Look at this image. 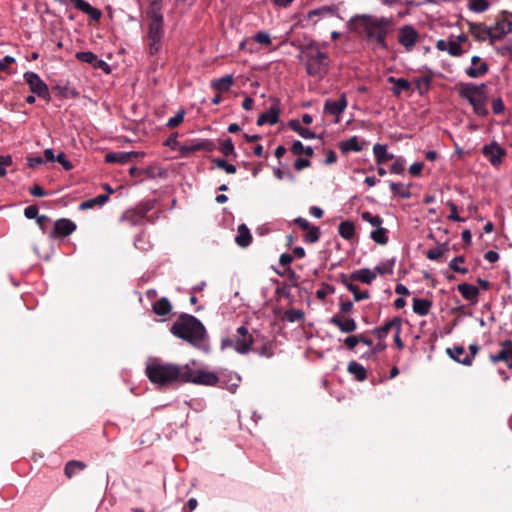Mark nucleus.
Masks as SVG:
<instances>
[{"instance_id": "nucleus-51", "label": "nucleus", "mask_w": 512, "mask_h": 512, "mask_svg": "<svg viewBox=\"0 0 512 512\" xmlns=\"http://www.w3.org/2000/svg\"><path fill=\"white\" fill-rule=\"evenodd\" d=\"M479 346L477 344H471L469 346V353L465 354L462 360V364L465 366H471L477 353L479 352Z\"/></svg>"}, {"instance_id": "nucleus-27", "label": "nucleus", "mask_w": 512, "mask_h": 512, "mask_svg": "<svg viewBox=\"0 0 512 512\" xmlns=\"http://www.w3.org/2000/svg\"><path fill=\"white\" fill-rule=\"evenodd\" d=\"M350 279L365 284H371L372 281L376 279V273L368 268H363L353 271L350 275Z\"/></svg>"}, {"instance_id": "nucleus-53", "label": "nucleus", "mask_w": 512, "mask_h": 512, "mask_svg": "<svg viewBox=\"0 0 512 512\" xmlns=\"http://www.w3.org/2000/svg\"><path fill=\"white\" fill-rule=\"evenodd\" d=\"M347 289L353 294L355 301H361L369 298L368 291H360L359 287L355 284L347 285Z\"/></svg>"}, {"instance_id": "nucleus-64", "label": "nucleus", "mask_w": 512, "mask_h": 512, "mask_svg": "<svg viewBox=\"0 0 512 512\" xmlns=\"http://www.w3.org/2000/svg\"><path fill=\"white\" fill-rule=\"evenodd\" d=\"M405 170V160L401 157L395 159L390 167L391 173L402 174Z\"/></svg>"}, {"instance_id": "nucleus-44", "label": "nucleus", "mask_w": 512, "mask_h": 512, "mask_svg": "<svg viewBox=\"0 0 512 512\" xmlns=\"http://www.w3.org/2000/svg\"><path fill=\"white\" fill-rule=\"evenodd\" d=\"M390 189L395 195H399L404 199H408L411 197V193L408 188L404 187L402 183L390 182Z\"/></svg>"}, {"instance_id": "nucleus-62", "label": "nucleus", "mask_w": 512, "mask_h": 512, "mask_svg": "<svg viewBox=\"0 0 512 512\" xmlns=\"http://www.w3.org/2000/svg\"><path fill=\"white\" fill-rule=\"evenodd\" d=\"M274 345L272 342H266L260 349H255L260 356L270 358L274 355Z\"/></svg>"}, {"instance_id": "nucleus-18", "label": "nucleus", "mask_w": 512, "mask_h": 512, "mask_svg": "<svg viewBox=\"0 0 512 512\" xmlns=\"http://www.w3.org/2000/svg\"><path fill=\"white\" fill-rule=\"evenodd\" d=\"M330 323L343 333H352L357 329L356 321L342 314L333 315L330 319Z\"/></svg>"}, {"instance_id": "nucleus-35", "label": "nucleus", "mask_w": 512, "mask_h": 512, "mask_svg": "<svg viewBox=\"0 0 512 512\" xmlns=\"http://www.w3.org/2000/svg\"><path fill=\"white\" fill-rule=\"evenodd\" d=\"M388 81L394 84L393 94L399 96L402 91H408L411 88V83L404 78L389 77Z\"/></svg>"}, {"instance_id": "nucleus-16", "label": "nucleus", "mask_w": 512, "mask_h": 512, "mask_svg": "<svg viewBox=\"0 0 512 512\" xmlns=\"http://www.w3.org/2000/svg\"><path fill=\"white\" fill-rule=\"evenodd\" d=\"M56 1L63 5L67 4V2H68V0H56ZM69 2H71L76 9L87 14L94 21H99L102 17V12L99 9L91 6L85 0H69Z\"/></svg>"}, {"instance_id": "nucleus-37", "label": "nucleus", "mask_w": 512, "mask_h": 512, "mask_svg": "<svg viewBox=\"0 0 512 512\" xmlns=\"http://www.w3.org/2000/svg\"><path fill=\"white\" fill-rule=\"evenodd\" d=\"M338 233L342 238L351 240L355 235L354 223L348 220L341 222L338 226Z\"/></svg>"}, {"instance_id": "nucleus-19", "label": "nucleus", "mask_w": 512, "mask_h": 512, "mask_svg": "<svg viewBox=\"0 0 512 512\" xmlns=\"http://www.w3.org/2000/svg\"><path fill=\"white\" fill-rule=\"evenodd\" d=\"M472 66L465 70V73L470 78H479L487 74L489 66L486 62L482 61L479 56H473L471 58Z\"/></svg>"}, {"instance_id": "nucleus-3", "label": "nucleus", "mask_w": 512, "mask_h": 512, "mask_svg": "<svg viewBox=\"0 0 512 512\" xmlns=\"http://www.w3.org/2000/svg\"><path fill=\"white\" fill-rule=\"evenodd\" d=\"M487 88L485 83L470 82H459L455 86L459 97L466 100L472 106L474 114L479 117H486L489 114Z\"/></svg>"}, {"instance_id": "nucleus-58", "label": "nucleus", "mask_w": 512, "mask_h": 512, "mask_svg": "<svg viewBox=\"0 0 512 512\" xmlns=\"http://www.w3.org/2000/svg\"><path fill=\"white\" fill-rule=\"evenodd\" d=\"M492 111L495 115H501L505 112V104L501 97H496L491 101Z\"/></svg>"}, {"instance_id": "nucleus-40", "label": "nucleus", "mask_w": 512, "mask_h": 512, "mask_svg": "<svg viewBox=\"0 0 512 512\" xmlns=\"http://www.w3.org/2000/svg\"><path fill=\"white\" fill-rule=\"evenodd\" d=\"M387 233H388L387 229L380 226L371 232L370 237L377 244L385 245V244H387V242L389 240Z\"/></svg>"}, {"instance_id": "nucleus-26", "label": "nucleus", "mask_w": 512, "mask_h": 512, "mask_svg": "<svg viewBox=\"0 0 512 512\" xmlns=\"http://www.w3.org/2000/svg\"><path fill=\"white\" fill-rule=\"evenodd\" d=\"M457 290L464 299L472 303H476L478 301L479 290L476 286L468 283H461L457 286Z\"/></svg>"}, {"instance_id": "nucleus-43", "label": "nucleus", "mask_w": 512, "mask_h": 512, "mask_svg": "<svg viewBox=\"0 0 512 512\" xmlns=\"http://www.w3.org/2000/svg\"><path fill=\"white\" fill-rule=\"evenodd\" d=\"M446 353L452 358L454 361L462 364L463 357L465 356L466 351L463 346H454L452 348H447Z\"/></svg>"}, {"instance_id": "nucleus-52", "label": "nucleus", "mask_w": 512, "mask_h": 512, "mask_svg": "<svg viewBox=\"0 0 512 512\" xmlns=\"http://www.w3.org/2000/svg\"><path fill=\"white\" fill-rule=\"evenodd\" d=\"M464 261V256H457L450 261L449 267L456 273L467 274L469 272L468 269L459 266V263H463Z\"/></svg>"}, {"instance_id": "nucleus-54", "label": "nucleus", "mask_w": 512, "mask_h": 512, "mask_svg": "<svg viewBox=\"0 0 512 512\" xmlns=\"http://www.w3.org/2000/svg\"><path fill=\"white\" fill-rule=\"evenodd\" d=\"M320 229L317 226H311L305 234V241L307 243H315L320 239Z\"/></svg>"}, {"instance_id": "nucleus-56", "label": "nucleus", "mask_w": 512, "mask_h": 512, "mask_svg": "<svg viewBox=\"0 0 512 512\" xmlns=\"http://www.w3.org/2000/svg\"><path fill=\"white\" fill-rule=\"evenodd\" d=\"M129 174H130L132 177L140 178L141 180H142V177H143V176L153 177L152 168H147V169H138L137 167L132 166V167L129 169Z\"/></svg>"}, {"instance_id": "nucleus-15", "label": "nucleus", "mask_w": 512, "mask_h": 512, "mask_svg": "<svg viewBox=\"0 0 512 512\" xmlns=\"http://www.w3.org/2000/svg\"><path fill=\"white\" fill-rule=\"evenodd\" d=\"M348 102L346 98V94L342 93L337 101L334 100H326L324 103V113L336 116V123L339 122V116L345 111L347 108Z\"/></svg>"}, {"instance_id": "nucleus-28", "label": "nucleus", "mask_w": 512, "mask_h": 512, "mask_svg": "<svg viewBox=\"0 0 512 512\" xmlns=\"http://www.w3.org/2000/svg\"><path fill=\"white\" fill-rule=\"evenodd\" d=\"M235 241L240 247L243 248L248 247L251 244L252 235L245 224H241L238 226Z\"/></svg>"}, {"instance_id": "nucleus-2", "label": "nucleus", "mask_w": 512, "mask_h": 512, "mask_svg": "<svg viewBox=\"0 0 512 512\" xmlns=\"http://www.w3.org/2000/svg\"><path fill=\"white\" fill-rule=\"evenodd\" d=\"M170 332L195 348H200L207 339V331L203 323L195 316L182 313L172 324Z\"/></svg>"}, {"instance_id": "nucleus-8", "label": "nucleus", "mask_w": 512, "mask_h": 512, "mask_svg": "<svg viewBox=\"0 0 512 512\" xmlns=\"http://www.w3.org/2000/svg\"><path fill=\"white\" fill-rule=\"evenodd\" d=\"M253 337L245 326H240L236 334L222 341L223 347H232L240 354H246L251 350Z\"/></svg>"}, {"instance_id": "nucleus-47", "label": "nucleus", "mask_w": 512, "mask_h": 512, "mask_svg": "<svg viewBox=\"0 0 512 512\" xmlns=\"http://www.w3.org/2000/svg\"><path fill=\"white\" fill-rule=\"evenodd\" d=\"M284 319L294 323L304 320V312L299 309H289L284 313Z\"/></svg>"}, {"instance_id": "nucleus-4", "label": "nucleus", "mask_w": 512, "mask_h": 512, "mask_svg": "<svg viewBox=\"0 0 512 512\" xmlns=\"http://www.w3.org/2000/svg\"><path fill=\"white\" fill-rule=\"evenodd\" d=\"M184 366L163 363L154 360L146 367V375L148 379L161 387H166L173 382H182L184 377Z\"/></svg>"}, {"instance_id": "nucleus-50", "label": "nucleus", "mask_w": 512, "mask_h": 512, "mask_svg": "<svg viewBox=\"0 0 512 512\" xmlns=\"http://www.w3.org/2000/svg\"><path fill=\"white\" fill-rule=\"evenodd\" d=\"M361 218L376 228L380 227L383 223V219L380 216L373 215L368 211L362 212Z\"/></svg>"}, {"instance_id": "nucleus-1", "label": "nucleus", "mask_w": 512, "mask_h": 512, "mask_svg": "<svg viewBox=\"0 0 512 512\" xmlns=\"http://www.w3.org/2000/svg\"><path fill=\"white\" fill-rule=\"evenodd\" d=\"M348 25L351 31L375 41L382 49H388L386 37L393 28L392 19L363 14L351 18Z\"/></svg>"}, {"instance_id": "nucleus-33", "label": "nucleus", "mask_w": 512, "mask_h": 512, "mask_svg": "<svg viewBox=\"0 0 512 512\" xmlns=\"http://www.w3.org/2000/svg\"><path fill=\"white\" fill-rule=\"evenodd\" d=\"M432 307V302L428 299L414 298L413 311L420 316H426Z\"/></svg>"}, {"instance_id": "nucleus-21", "label": "nucleus", "mask_w": 512, "mask_h": 512, "mask_svg": "<svg viewBox=\"0 0 512 512\" xmlns=\"http://www.w3.org/2000/svg\"><path fill=\"white\" fill-rule=\"evenodd\" d=\"M469 33L478 41H491V28L483 23L467 21Z\"/></svg>"}, {"instance_id": "nucleus-24", "label": "nucleus", "mask_w": 512, "mask_h": 512, "mask_svg": "<svg viewBox=\"0 0 512 512\" xmlns=\"http://www.w3.org/2000/svg\"><path fill=\"white\" fill-rule=\"evenodd\" d=\"M425 72L424 76L415 79V88L421 96L430 90L434 78V74L430 69L426 68Z\"/></svg>"}, {"instance_id": "nucleus-17", "label": "nucleus", "mask_w": 512, "mask_h": 512, "mask_svg": "<svg viewBox=\"0 0 512 512\" xmlns=\"http://www.w3.org/2000/svg\"><path fill=\"white\" fill-rule=\"evenodd\" d=\"M491 43L501 40L505 35L512 32V22L505 19H497L494 26H491Z\"/></svg>"}, {"instance_id": "nucleus-59", "label": "nucleus", "mask_w": 512, "mask_h": 512, "mask_svg": "<svg viewBox=\"0 0 512 512\" xmlns=\"http://www.w3.org/2000/svg\"><path fill=\"white\" fill-rule=\"evenodd\" d=\"M446 51L453 57H459L464 53L461 45L455 41H448V47Z\"/></svg>"}, {"instance_id": "nucleus-60", "label": "nucleus", "mask_w": 512, "mask_h": 512, "mask_svg": "<svg viewBox=\"0 0 512 512\" xmlns=\"http://www.w3.org/2000/svg\"><path fill=\"white\" fill-rule=\"evenodd\" d=\"M446 250L448 249L443 247H436L434 249H430L426 252V257L429 260L437 261L442 258Z\"/></svg>"}, {"instance_id": "nucleus-48", "label": "nucleus", "mask_w": 512, "mask_h": 512, "mask_svg": "<svg viewBox=\"0 0 512 512\" xmlns=\"http://www.w3.org/2000/svg\"><path fill=\"white\" fill-rule=\"evenodd\" d=\"M212 162L215 164L216 167L223 169L228 174L236 173V167L222 158H213Z\"/></svg>"}, {"instance_id": "nucleus-29", "label": "nucleus", "mask_w": 512, "mask_h": 512, "mask_svg": "<svg viewBox=\"0 0 512 512\" xmlns=\"http://www.w3.org/2000/svg\"><path fill=\"white\" fill-rule=\"evenodd\" d=\"M338 146L343 154L348 152H360L362 150V146L359 144V139L357 136H353L347 140L341 141Z\"/></svg>"}, {"instance_id": "nucleus-36", "label": "nucleus", "mask_w": 512, "mask_h": 512, "mask_svg": "<svg viewBox=\"0 0 512 512\" xmlns=\"http://www.w3.org/2000/svg\"><path fill=\"white\" fill-rule=\"evenodd\" d=\"M108 199H109L108 195L100 194V195L96 196L95 198H91V199L81 202V204L79 205V208H80V210H88L97 205L102 206L108 201Z\"/></svg>"}, {"instance_id": "nucleus-9", "label": "nucleus", "mask_w": 512, "mask_h": 512, "mask_svg": "<svg viewBox=\"0 0 512 512\" xmlns=\"http://www.w3.org/2000/svg\"><path fill=\"white\" fill-rule=\"evenodd\" d=\"M30 91L47 102L51 101V95L47 84L35 72H25L23 75Z\"/></svg>"}, {"instance_id": "nucleus-63", "label": "nucleus", "mask_w": 512, "mask_h": 512, "mask_svg": "<svg viewBox=\"0 0 512 512\" xmlns=\"http://www.w3.org/2000/svg\"><path fill=\"white\" fill-rule=\"evenodd\" d=\"M334 291L335 289L333 286L323 283L322 287L316 291V296L318 299L324 300L327 297V295L333 294Z\"/></svg>"}, {"instance_id": "nucleus-46", "label": "nucleus", "mask_w": 512, "mask_h": 512, "mask_svg": "<svg viewBox=\"0 0 512 512\" xmlns=\"http://www.w3.org/2000/svg\"><path fill=\"white\" fill-rule=\"evenodd\" d=\"M229 381L230 382L228 383L225 380L221 379V382L218 385L220 387H222V388H226L231 393H235L236 389L239 386L241 378H240V376L235 374L233 376H230V380Z\"/></svg>"}, {"instance_id": "nucleus-57", "label": "nucleus", "mask_w": 512, "mask_h": 512, "mask_svg": "<svg viewBox=\"0 0 512 512\" xmlns=\"http://www.w3.org/2000/svg\"><path fill=\"white\" fill-rule=\"evenodd\" d=\"M184 116H185V111L184 110H180L178 111L175 116L171 117L166 126L170 129H173V128H176L178 125H180L183 120H184Z\"/></svg>"}, {"instance_id": "nucleus-11", "label": "nucleus", "mask_w": 512, "mask_h": 512, "mask_svg": "<svg viewBox=\"0 0 512 512\" xmlns=\"http://www.w3.org/2000/svg\"><path fill=\"white\" fill-rule=\"evenodd\" d=\"M215 144L209 139H193L185 142L180 146V155L187 157L197 151L212 152L215 149Z\"/></svg>"}, {"instance_id": "nucleus-41", "label": "nucleus", "mask_w": 512, "mask_h": 512, "mask_svg": "<svg viewBox=\"0 0 512 512\" xmlns=\"http://www.w3.org/2000/svg\"><path fill=\"white\" fill-rule=\"evenodd\" d=\"M490 7L488 0H469L468 8L475 13H483Z\"/></svg>"}, {"instance_id": "nucleus-23", "label": "nucleus", "mask_w": 512, "mask_h": 512, "mask_svg": "<svg viewBox=\"0 0 512 512\" xmlns=\"http://www.w3.org/2000/svg\"><path fill=\"white\" fill-rule=\"evenodd\" d=\"M279 104L278 101L273 104L268 111L259 115L257 119V125L262 126L264 124L274 125L279 121Z\"/></svg>"}, {"instance_id": "nucleus-5", "label": "nucleus", "mask_w": 512, "mask_h": 512, "mask_svg": "<svg viewBox=\"0 0 512 512\" xmlns=\"http://www.w3.org/2000/svg\"><path fill=\"white\" fill-rule=\"evenodd\" d=\"M303 53L306 73L319 80L323 79L329 71L330 59L328 54L321 51L319 44L315 41L307 44Z\"/></svg>"}, {"instance_id": "nucleus-38", "label": "nucleus", "mask_w": 512, "mask_h": 512, "mask_svg": "<svg viewBox=\"0 0 512 512\" xmlns=\"http://www.w3.org/2000/svg\"><path fill=\"white\" fill-rule=\"evenodd\" d=\"M289 127L296 133H298L301 137L305 139H314L316 138V134L300 125V123L297 120H291L289 122Z\"/></svg>"}, {"instance_id": "nucleus-55", "label": "nucleus", "mask_w": 512, "mask_h": 512, "mask_svg": "<svg viewBox=\"0 0 512 512\" xmlns=\"http://www.w3.org/2000/svg\"><path fill=\"white\" fill-rule=\"evenodd\" d=\"M219 150L224 156H230L235 154L234 144L230 138L225 139L221 142Z\"/></svg>"}, {"instance_id": "nucleus-14", "label": "nucleus", "mask_w": 512, "mask_h": 512, "mask_svg": "<svg viewBox=\"0 0 512 512\" xmlns=\"http://www.w3.org/2000/svg\"><path fill=\"white\" fill-rule=\"evenodd\" d=\"M492 363L503 362L509 369H512V341L505 340L500 344V350L495 354L489 355Z\"/></svg>"}, {"instance_id": "nucleus-61", "label": "nucleus", "mask_w": 512, "mask_h": 512, "mask_svg": "<svg viewBox=\"0 0 512 512\" xmlns=\"http://www.w3.org/2000/svg\"><path fill=\"white\" fill-rule=\"evenodd\" d=\"M447 206L449 207L451 213L448 216V219L454 222H464L466 219L462 218L458 214V207L455 203L449 201L447 202Z\"/></svg>"}, {"instance_id": "nucleus-12", "label": "nucleus", "mask_w": 512, "mask_h": 512, "mask_svg": "<svg viewBox=\"0 0 512 512\" xmlns=\"http://www.w3.org/2000/svg\"><path fill=\"white\" fill-rule=\"evenodd\" d=\"M482 154L492 166L498 167L507 156V151L496 141H492L490 144L483 146Z\"/></svg>"}, {"instance_id": "nucleus-45", "label": "nucleus", "mask_w": 512, "mask_h": 512, "mask_svg": "<svg viewBox=\"0 0 512 512\" xmlns=\"http://www.w3.org/2000/svg\"><path fill=\"white\" fill-rule=\"evenodd\" d=\"M394 265L395 259L387 260L375 267V273L377 272L380 275H390L393 273Z\"/></svg>"}, {"instance_id": "nucleus-10", "label": "nucleus", "mask_w": 512, "mask_h": 512, "mask_svg": "<svg viewBox=\"0 0 512 512\" xmlns=\"http://www.w3.org/2000/svg\"><path fill=\"white\" fill-rule=\"evenodd\" d=\"M397 39L407 52H411L419 42L420 35L412 25H404L399 28Z\"/></svg>"}, {"instance_id": "nucleus-49", "label": "nucleus", "mask_w": 512, "mask_h": 512, "mask_svg": "<svg viewBox=\"0 0 512 512\" xmlns=\"http://www.w3.org/2000/svg\"><path fill=\"white\" fill-rule=\"evenodd\" d=\"M76 58L81 61L90 64L91 66L95 65L97 60V55L90 51H81L76 53Z\"/></svg>"}, {"instance_id": "nucleus-32", "label": "nucleus", "mask_w": 512, "mask_h": 512, "mask_svg": "<svg viewBox=\"0 0 512 512\" xmlns=\"http://www.w3.org/2000/svg\"><path fill=\"white\" fill-rule=\"evenodd\" d=\"M348 372L354 376L357 381H364L367 378L366 369L356 361H350L347 367Z\"/></svg>"}, {"instance_id": "nucleus-34", "label": "nucleus", "mask_w": 512, "mask_h": 512, "mask_svg": "<svg viewBox=\"0 0 512 512\" xmlns=\"http://www.w3.org/2000/svg\"><path fill=\"white\" fill-rule=\"evenodd\" d=\"M86 467V463L82 461L70 460L65 465L64 474L68 479H71L77 472L84 470Z\"/></svg>"}, {"instance_id": "nucleus-22", "label": "nucleus", "mask_w": 512, "mask_h": 512, "mask_svg": "<svg viewBox=\"0 0 512 512\" xmlns=\"http://www.w3.org/2000/svg\"><path fill=\"white\" fill-rule=\"evenodd\" d=\"M398 326H402V320L400 317H394L393 319L387 321L384 325L375 327L371 333L379 340L384 341L388 333L393 329L396 330V327Z\"/></svg>"}, {"instance_id": "nucleus-7", "label": "nucleus", "mask_w": 512, "mask_h": 512, "mask_svg": "<svg viewBox=\"0 0 512 512\" xmlns=\"http://www.w3.org/2000/svg\"><path fill=\"white\" fill-rule=\"evenodd\" d=\"M183 383H194L198 385L216 386L221 382V378L214 372L206 370H193L189 365H184Z\"/></svg>"}, {"instance_id": "nucleus-39", "label": "nucleus", "mask_w": 512, "mask_h": 512, "mask_svg": "<svg viewBox=\"0 0 512 512\" xmlns=\"http://www.w3.org/2000/svg\"><path fill=\"white\" fill-rule=\"evenodd\" d=\"M121 220L132 226L142 225L144 222L134 208L126 210L122 214Z\"/></svg>"}, {"instance_id": "nucleus-6", "label": "nucleus", "mask_w": 512, "mask_h": 512, "mask_svg": "<svg viewBox=\"0 0 512 512\" xmlns=\"http://www.w3.org/2000/svg\"><path fill=\"white\" fill-rule=\"evenodd\" d=\"M147 18L149 19L147 35L149 53L156 55L161 49L164 36L163 15L153 13V15H147Z\"/></svg>"}, {"instance_id": "nucleus-20", "label": "nucleus", "mask_w": 512, "mask_h": 512, "mask_svg": "<svg viewBox=\"0 0 512 512\" xmlns=\"http://www.w3.org/2000/svg\"><path fill=\"white\" fill-rule=\"evenodd\" d=\"M144 154L141 152H111L105 155V162L107 163H119L124 164L131 161L133 158L143 157Z\"/></svg>"}, {"instance_id": "nucleus-31", "label": "nucleus", "mask_w": 512, "mask_h": 512, "mask_svg": "<svg viewBox=\"0 0 512 512\" xmlns=\"http://www.w3.org/2000/svg\"><path fill=\"white\" fill-rule=\"evenodd\" d=\"M234 80L232 75H226L219 79H214L211 82V87L218 92H227L233 85Z\"/></svg>"}, {"instance_id": "nucleus-25", "label": "nucleus", "mask_w": 512, "mask_h": 512, "mask_svg": "<svg viewBox=\"0 0 512 512\" xmlns=\"http://www.w3.org/2000/svg\"><path fill=\"white\" fill-rule=\"evenodd\" d=\"M373 154L378 165H383L394 159V155L387 151V145L385 144H375L373 146Z\"/></svg>"}, {"instance_id": "nucleus-30", "label": "nucleus", "mask_w": 512, "mask_h": 512, "mask_svg": "<svg viewBox=\"0 0 512 512\" xmlns=\"http://www.w3.org/2000/svg\"><path fill=\"white\" fill-rule=\"evenodd\" d=\"M152 310L156 315L167 316L172 310V305L168 298L162 297L153 303Z\"/></svg>"}, {"instance_id": "nucleus-13", "label": "nucleus", "mask_w": 512, "mask_h": 512, "mask_svg": "<svg viewBox=\"0 0 512 512\" xmlns=\"http://www.w3.org/2000/svg\"><path fill=\"white\" fill-rule=\"evenodd\" d=\"M76 230V224L67 218H60L53 223L49 231L50 239H62L71 235Z\"/></svg>"}, {"instance_id": "nucleus-42", "label": "nucleus", "mask_w": 512, "mask_h": 512, "mask_svg": "<svg viewBox=\"0 0 512 512\" xmlns=\"http://www.w3.org/2000/svg\"><path fill=\"white\" fill-rule=\"evenodd\" d=\"M154 203L152 201H146L139 203L134 209L144 221H151L148 217V213L153 209Z\"/></svg>"}]
</instances>
